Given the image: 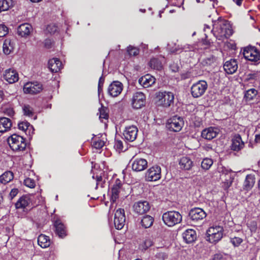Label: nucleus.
<instances>
[{"mask_svg": "<svg viewBox=\"0 0 260 260\" xmlns=\"http://www.w3.org/2000/svg\"><path fill=\"white\" fill-rule=\"evenodd\" d=\"M127 51L129 55L136 56L139 53V50L138 48L131 45L127 47Z\"/></svg>", "mask_w": 260, "mask_h": 260, "instance_id": "obj_46", "label": "nucleus"}, {"mask_svg": "<svg viewBox=\"0 0 260 260\" xmlns=\"http://www.w3.org/2000/svg\"><path fill=\"white\" fill-rule=\"evenodd\" d=\"M213 260H226V258L225 255L219 253L214 255Z\"/></svg>", "mask_w": 260, "mask_h": 260, "instance_id": "obj_55", "label": "nucleus"}, {"mask_svg": "<svg viewBox=\"0 0 260 260\" xmlns=\"http://www.w3.org/2000/svg\"><path fill=\"white\" fill-rule=\"evenodd\" d=\"M114 147L118 151H122L123 149L122 142L120 140L116 141L114 144Z\"/></svg>", "mask_w": 260, "mask_h": 260, "instance_id": "obj_53", "label": "nucleus"}, {"mask_svg": "<svg viewBox=\"0 0 260 260\" xmlns=\"http://www.w3.org/2000/svg\"><path fill=\"white\" fill-rule=\"evenodd\" d=\"M223 228L219 225L210 226L206 231L207 241L211 243H216L221 240L223 236Z\"/></svg>", "mask_w": 260, "mask_h": 260, "instance_id": "obj_2", "label": "nucleus"}, {"mask_svg": "<svg viewBox=\"0 0 260 260\" xmlns=\"http://www.w3.org/2000/svg\"><path fill=\"white\" fill-rule=\"evenodd\" d=\"M223 68L227 74H232L234 73L238 69V64L236 59H231L226 61L224 65Z\"/></svg>", "mask_w": 260, "mask_h": 260, "instance_id": "obj_23", "label": "nucleus"}, {"mask_svg": "<svg viewBox=\"0 0 260 260\" xmlns=\"http://www.w3.org/2000/svg\"><path fill=\"white\" fill-rule=\"evenodd\" d=\"M152 245V241L150 238H147L143 241L139 246V249L142 251L147 249Z\"/></svg>", "mask_w": 260, "mask_h": 260, "instance_id": "obj_41", "label": "nucleus"}, {"mask_svg": "<svg viewBox=\"0 0 260 260\" xmlns=\"http://www.w3.org/2000/svg\"><path fill=\"white\" fill-rule=\"evenodd\" d=\"M162 220L168 226H173L181 221L182 215L177 211H168L163 214Z\"/></svg>", "mask_w": 260, "mask_h": 260, "instance_id": "obj_5", "label": "nucleus"}, {"mask_svg": "<svg viewBox=\"0 0 260 260\" xmlns=\"http://www.w3.org/2000/svg\"><path fill=\"white\" fill-rule=\"evenodd\" d=\"M154 222L153 218L150 215H145L141 219V225L145 228H149L152 226Z\"/></svg>", "mask_w": 260, "mask_h": 260, "instance_id": "obj_38", "label": "nucleus"}, {"mask_svg": "<svg viewBox=\"0 0 260 260\" xmlns=\"http://www.w3.org/2000/svg\"><path fill=\"white\" fill-rule=\"evenodd\" d=\"M208 88V84L205 80H200L193 83L191 87V94L194 98L202 96Z\"/></svg>", "mask_w": 260, "mask_h": 260, "instance_id": "obj_6", "label": "nucleus"}, {"mask_svg": "<svg viewBox=\"0 0 260 260\" xmlns=\"http://www.w3.org/2000/svg\"><path fill=\"white\" fill-rule=\"evenodd\" d=\"M147 166V161L143 158H136L132 164L134 171L139 172L144 170Z\"/></svg>", "mask_w": 260, "mask_h": 260, "instance_id": "obj_24", "label": "nucleus"}, {"mask_svg": "<svg viewBox=\"0 0 260 260\" xmlns=\"http://www.w3.org/2000/svg\"><path fill=\"white\" fill-rule=\"evenodd\" d=\"M12 6V0H0V12L7 11Z\"/></svg>", "mask_w": 260, "mask_h": 260, "instance_id": "obj_40", "label": "nucleus"}, {"mask_svg": "<svg viewBox=\"0 0 260 260\" xmlns=\"http://www.w3.org/2000/svg\"><path fill=\"white\" fill-rule=\"evenodd\" d=\"M18 193V190L16 188H13L11 190L9 196L11 198V200H12L14 197H15Z\"/></svg>", "mask_w": 260, "mask_h": 260, "instance_id": "obj_57", "label": "nucleus"}, {"mask_svg": "<svg viewBox=\"0 0 260 260\" xmlns=\"http://www.w3.org/2000/svg\"><path fill=\"white\" fill-rule=\"evenodd\" d=\"M137 133V127L136 126L131 125L125 127L123 135L125 140L133 142L136 139Z\"/></svg>", "mask_w": 260, "mask_h": 260, "instance_id": "obj_16", "label": "nucleus"}, {"mask_svg": "<svg viewBox=\"0 0 260 260\" xmlns=\"http://www.w3.org/2000/svg\"><path fill=\"white\" fill-rule=\"evenodd\" d=\"M98 114L99 115V119L101 121L106 123V121L108 120L109 117L108 109L106 107L102 106L99 109Z\"/></svg>", "mask_w": 260, "mask_h": 260, "instance_id": "obj_37", "label": "nucleus"}, {"mask_svg": "<svg viewBox=\"0 0 260 260\" xmlns=\"http://www.w3.org/2000/svg\"><path fill=\"white\" fill-rule=\"evenodd\" d=\"M19 129L26 132L29 136H31L34 133L35 129L32 125L27 121H22L18 123Z\"/></svg>", "mask_w": 260, "mask_h": 260, "instance_id": "obj_33", "label": "nucleus"}, {"mask_svg": "<svg viewBox=\"0 0 260 260\" xmlns=\"http://www.w3.org/2000/svg\"><path fill=\"white\" fill-rule=\"evenodd\" d=\"M4 113L9 116H12L14 114L13 109L9 107L4 110Z\"/></svg>", "mask_w": 260, "mask_h": 260, "instance_id": "obj_54", "label": "nucleus"}, {"mask_svg": "<svg viewBox=\"0 0 260 260\" xmlns=\"http://www.w3.org/2000/svg\"><path fill=\"white\" fill-rule=\"evenodd\" d=\"M97 160L96 161H91L87 162V165L91 166V173L92 174V179H102L105 178V171L104 169L106 166V162L105 161H100Z\"/></svg>", "mask_w": 260, "mask_h": 260, "instance_id": "obj_3", "label": "nucleus"}, {"mask_svg": "<svg viewBox=\"0 0 260 260\" xmlns=\"http://www.w3.org/2000/svg\"><path fill=\"white\" fill-rule=\"evenodd\" d=\"M42 90V85L37 82H28L23 86V91L25 93L37 94Z\"/></svg>", "mask_w": 260, "mask_h": 260, "instance_id": "obj_13", "label": "nucleus"}, {"mask_svg": "<svg viewBox=\"0 0 260 260\" xmlns=\"http://www.w3.org/2000/svg\"><path fill=\"white\" fill-rule=\"evenodd\" d=\"M216 60L215 57L210 56L204 59L202 62L204 66H210Z\"/></svg>", "mask_w": 260, "mask_h": 260, "instance_id": "obj_45", "label": "nucleus"}, {"mask_svg": "<svg viewBox=\"0 0 260 260\" xmlns=\"http://www.w3.org/2000/svg\"><path fill=\"white\" fill-rule=\"evenodd\" d=\"M106 182L105 180H96V187L98 186H101V187H104V184H105Z\"/></svg>", "mask_w": 260, "mask_h": 260, "instance_id": "obj_59", "label": "nucleus"}, {"mask_svg": "<svg viewBox=\"0 0 260 260\" xmlns=\"http://www.w3.org/2000/svg\"><path fill=\"white\" fill-rule=\"evenodd\" d=\"M243 55L245 59L253 62L260 60V52L253 46H248L243 50Z\"/></svg>", "mask_w": 260, "mask_h": 260, "instance_id": "obj_8", "label": "nucleus"}, {"mask_svg": "<svg viewBox=\"0 0 260 260\" xmlns=\"http://www.w3.org/2000/svg\"><path fill=\"white\" fill-rule=\"evenodd\" d=\"M220 132V129L216 127H209L203 130L201 136L203 138L211 140L215 138Z\"/></svg>", "mask_w": 260, "mask_h": 260, "instance_id": "obj_17", "label": "nucleus"}, {"mask_svg": "<svg viewBox=\"0 0 260 260\" xmlns=\"http://www.w3.org/2000/svg\"><path fill=\"white\" fill-rule=\"evenodd\" d=\"M179 165L181 169L189 170L193 166V161L188 156H182L179 160Z\"/></svg>", "mask_w": 260, "mask_h": 260, "instance_id": "obj_26", "label": "nucleus"}, {"mask_svg": "<svg viewBox=\"0 0 260 260\" xmlns=\"http://www.w3.org/2000/svg\"><path fill=\"white\" fill-rule=\"evenodd\" d=\"M145 95L141 92L135 93L132 101V107L135 109H140L145 105Z\"/></svg>", "mask_w": 260, "mask_h": 260, "instance_id": "obj_11", "label": "nucleus"}, {"mask_svg": "<svg viewBox=\"0 0 260 260\" xmlns=\"http://www.w3.org/2000/svg\"><path fill=\"white\" fill-rule=\"evenodd\" d=\"M243 0H233V2L238 6H241Z\"/></svg>", "mask_w": 260, "mask_h": 260, "instance_id": "obj_63", "label": "nucleus"}, {"mask_svg": "<svg viewBox=\"0 0 260 260\" xmlns=\"http://www.w3.org/2000/svg\"><path fill=\"white\" fill-rule=\"evenodd\" d=\"M150 209L149 203L147 201H138L133 205L134 211L138 214H143L147 212Z\"/></svg>", "mask_w": 260, "mask_h": 260, "instance_id": "obj_14", "label": "nucleus"}, {"mask_svg": "<svg viewBox=\"0 0 260 260\" xmlns=\"http://www.w3.org/2000/svg\"><path fill=\"white\" fill-rule=\"evenodd\" d=\"M123 89L122 84L119 81H114L108 88V93L112 97H116L119 95Z\"/></svg>", "mask_w": 260, "mask_h": 260, "instance_id": "obj_15", "label": "nucleus"}, {"mask_svg": "<svg viewBox=\"0 0 260 260\" xmlns=\"http://www.w3.org/2000/svg\"><path fill=\"white\" fill-rule=\"evenodd\" d=\"M245 146V143L242 140L240 135L238 134L235 135L232 139V144L231 145V149L239 151L242 149Z\"/></svg>", "mask_w": 260, "mask_h": 260, "instance_id": "obj_20", "label": "nucleus"}, {"mask_svg": "<svg viewBox=\"0 0 260 260\" xmlns=\"http://www.w3.org/2000/svg\"><path fill=\"white\" fill-rule=\"evenodd\" d=\"M151 69L156 70H160L162 69V61L157 58H152L149 63Z\"/></svg>", "mask_w": 260, "mask_h": 260, "instance_id": "obj_39", "label": "nucleus"}, {"mask_svg": "<svg viewBox=\"0 0 260 260\" xmlns=\"http://www.w3.org/2000/svg\"><path fill=\"white\" fill-rule=\"evenodd\" d=\"M57 30V27L54 24H50L46 28V31L50 34H54Z\"/></svg>", "mask_w": 260, "mask_h": 260, "instance_id": "obj_49", "label": "nucleus"}, {"mask_svg": "<svg viewBox=\"0 0 260 260\" xmlns=\"http://www.w3.org/2000/svg\"><path fill=\"white\" fill-rule=\"evenodd\" d=\"M214 36L219 40L228 38L233 34V30L230 22L221 17L213 21Z\"/></svg>", "mask_w": 260, "mask_h": 260, "instance_id": "obj_1", "label": "nucleus"}, {"mask_svg": "<svg viewBox=\"0 0 260 260\" xmlns=\"http://www.w3.org/2000/svg\"><path fill=\"white\" fill-rule=\"evenodd\" d=\"M4 79L10 84H12L18 81L19 76L17 71L14 69L6 70L3 75Z\"/></svg>", "mask_w": 260, "mask_h": 260, "instance_id": "obj_19", "label": "nucleus"}, {"mask_svg": "<svg viewBox=\"0 0 260 260\" xmlns=\"http://www.w3.org/2000/svg\"><path fill=\"white\" fill-rule=\"evenodd\" d=\"M14 175L11 171H6L1 176L0 179H13Z\"/></svg>", "mask_w": 260, "mask_h": 260, "instance_id": "obj_52", "label": "nucleus"}, {"mask_svg": "<svg viewBox=\"0 0 260 260\" xmlns=\"http://www.w3.org/2000/svg\"><path fill=\"white\" fill-rule=\"evenodd\" d=\"M203 30L205 32V39L203 41V44L208 46L210 44V40H208V38L209 36L213 34L214 35V29L213 27L211 28L210 26L207 24H205Z\"/></svg>", "mask_w": 260, "mask_h": 260, "instance_id": "obj_35", "label": "nucleus"}, {"mask_svg": "<svg viewBox=\"0 0 260 260\" xmlns=\"http://www.w3.org/2000/svg\"><path fill=\"white\" fill-rule=\"evenodd\" d=\"M38 244L42 248H47L49 246L50 244L49 238L43 234L38 237Z\"/></svg>", "mask_w": 260, "mask_h": 260, "instance_id": "obj_36", "label": "nucleus"}, {"mask_svg": "<svg viewBox=\"0 0 260 260\" xmlns=\"http://www.w3.org/2000/svg\"><path fill=\"white\" fill-rule=\"evenodd\" d=\"M11 148L15 151H23L26 146L25 139L21 136L13 134L8 139Z\"/></svg>", "mask_w": 260, "mask_h": 260, "instance_id": "obj_4", "label": "nucleus"}, {"mask_svg": "<svg viewBox=\"0 0 260 260\" xmlns=\"http://www.w3.org/2000/svg\"><path fill=\"white\" fill-rule=\"evenodd\" d=\"M255 174L254 173H252V174H247L246 176V178L245 179H255Z\"/></svg>", "mask_w": 260, "mask_h": 260, "instance_id": "obj_62", "label": "nucleus"}, {"mask_svg": "<svg viewBox=\"0 0 260 260\" xmlns=\"http://www.w3.org/2000/svg\"><path fill=\"white\" fill-rule=\"evenodd\" d=\"M31 202L30 198L28 196H23L15 204L17 209H24L28 206Z\"/></svg>", "mask_w": 260, "mask_h": 260, "instance_id": "obj_31", "label": "nucleus"}, {"mask_svg": "<svg viewBox=\"0 0 260 260\" xmlns=\"http://www.w3.org/2000/svg\"><path fill=\"white\" fill-rule=\"evenodd\" d=\"M257 91L254 88L248 90L245 93V97L248 100H252L257 94Z\"/></svg>", "mask_w": 260, "mask_h": 260, "instance_id": "obj_44", "label": "nucleus"}, {"mask_svg": "<svg viewBox=\"0 0 260 260\" xmlns=\"http://www.w3.org/2000/svg\"><path fill=\"white\" fill-rule=\"evenodd\" d=\"M48 68L52 72L56 73L61 69L62 63L58 58H54L49 60Z\"/></svg>", "mask_w": 260, "mask_h": 260, "instance_id": "obj_30", "label": "nucleus"}, {"mask_svg": "<svg viewBox=\"0 0 260 260\" xmlns=\"http://www.w3.org/2000/svg\"><path fill=\"white\" fill-rule=\"evenodd\" d=\"M106 141V135L100 134L92 138V146L96 149H100L105 145Z\"/></svg>", "mask_w": 260, "mask_h": 260, "instance_id": "obj_18", "label": "nucleus"}, {"mask_svg": "<svg viewBox=\"0 0 260 260\" xmlns=\"http://www.w3.org/2000/svg\"><path fill=\"white\" fill-rule=\"evenodd\" d=\"M12 126L11 120L6 117L0 118V132L4 133L10 130Z\"/></svg>", "mask_w": 260, "mask_h": 260, "instance_id": "obj_32", "label": "nucleus"}, {"mask_svg": "<svg viewBox=\"0 0 260 260\" xmlns=\"http://www.w3.org/2000/svg\"><path fill=\"white\" fill-rule=\"evenodd\" d=\"M156 98L159 105L168 107L173 103L174 95L170 91H159L157 93Z\"/></svg>", "mask_w": 260, "mask_h": 260, "instance_id": "obj_7", "label": "nucleus"}, {"mask_svg": "<svg viewBox=\"0 0 260 260\" xmlns=\"http://www.w3.org/2000/svg\"><path fill=\"white\" fill-rule=\"evenodd\" d=\"M52 42L49 39H46L44 41V45L46 48H50L51 47Z\"/></svg>", "mask_w": 260, "mask_h": 260, "instance_id": "obj_60", "label": "nucleus"}, {"mask_svg": "<svg viewBox=\"0 0 260 260\" xmlns=\"http://www.w3.org/2000/svg\"><path fill=\"white\" fill-rule=\"evenodd\" d=\"M23 112L25 116L32 117L34 115V109L28 105H24L23 107Z\"/></svg>", "mask_w": 260, "mask_h": 260, "instance_id": "obj_42", "label": "nucleus"}, {"mask_svg": "<svg viewBox=\"0 0 260 260\" xmlns=\"http://www.w3.org/2000/svg\"><path fill=\"white\" fill-rule=\"evenodd\" d=\"M55 233L61 238H64L67 235L66 228L60 221H56L54 223Z\"/></svg>", "mask_w": 260, "mask_h": 260, "instance_id": "obj_29", "label": "nucleus"}, {"mask_svg": "<svg viewBox=\"0 0 260 260\" xmlns=\"http://www.w3.org/2000/svg\"><path fill=\"white\" fill-rule=\"evenodd\" d=\"M3 48L5 54H10L14 50V43L10 39H6L4 42Z\"/></svg>", "mask_w": 260, "mask_h": 260, "instance_id": "obj_34", "label": "nucleus"}, {"mask_svg": "<svg viewBox=\"0 0 260 260\" xmlns=\"http://www.w3.org/2000/svg\"><path fill=\"white\" fill-rule=\"evenodd\" d=\"M125 216L124 210L123 209L119 208L115 212L114 224L117 230H121L125 224Z\"/></svg>", "mask_w": 260, "mask_h": 260, "instance_id": "obj_10", "label": "nucleus"}, {"mask_svg": "<svg viewBox=\"0 0 260 260\" xmlns=\"http://www.w3.org/2000/svg\"><path fill=\"white\" fill-rule=\"evenodd\" d=\"M224 173L225 175H228L229 174H230V176H229L230 178H234L235 176L233 175L232 174H235V172H233L231 170H228L224 169Z\"/></svg>", "mask_w": 260, "mask_h": 260, "instance_id": "obj_61", "label": "nucleus"}, {"mask_svg": "<svg viewBox=\"0 0 260 260\" xmlns=\"http://www.w3.org/2000/svg\"><path fill=\"white\" fill-rule=\"evenodd\" d=\"M32 29L31 25L28 23H23L19 26L17 28V32L19 36L26 37L30 34Z\"/></svg>", "mask_w": 260, "mask_h": 260, "instance_id": "obj_28", "label": "nucleus"}, {"mask_svg": "<svg viewBox=\"0 0 260 260\" xmlns=\"http://www.w3.org/2000/svg\"><path fill=\"white\" fill-rule=\"evenodd\" d=\"M254 184V180H245L243 186L246 190H249L253 187Z\"/></svg>", "mask_w": 260, "mask_h": 260, "instance_id": "obj_48", "label": "nucleus"}, {"mask_svg": "<svg viewBox=\"0 0 260 260\" xmlns=\"http://www.w3.org/2000/svg\"><path fill=\"white\" fill-rule=\"evenodd\" d=\"M249 79H255L256 78V74L255 73L250 74L248 75Z\"/></svg>", "mask_w": 260, "mask_h": 260, "instance_id": "obj_64", "label": "nucleus"}, {"mask_svg": "<svg viewBox=\"0 0 260 260\" xmlns=\"http://www.w3.org/2000/svg\"><path fill=\"white\" fill-rule=\"evenodd\" d=\"M230 241L234 246L237 247L243 242V239L240 237H234L230 238Z\"/></svg>", "mask_w": 260, "mask_h": 260, "instance_id": "obj_47", "label": "nucleus"}, {"mask_svg": "<svg viewBox=\"0 0 260 260\" xmlns=\"http://www.w3.org/2000/svg\"><path fill=\"white\" fill-rule=\"evenodd\" d=\"M122 183L120 180H116L115 183L112 188V194L111 201L112 203H114L118 198L119 193L121 189Z\"/></svg>", "mask_w": 260, "mask_h": 260, "instance_id": "obj_27", "label": "nucleus"}, {"mask_svg": "<svg viewBox=\"0 0 260 260\" xmlns=\"http://www.w3.org/2000/svg\"><path fill=\"white\" fill-rule=\"evenodd\" d=\"M8 32V27L4 24H0V37L5 36Z\"/></svg>", "mask_w": 260, "mask_h": 260, "instance_id": "obj_51", "label": "nucleus"}, {"mask_svg": "<svg viewBox=\"0 0 260 260\" xmlns=\"http://www.w3.org/2000/svg\"><path fill=\"white\" fill-rule=\"evenodd\" d=\"M212 164V159L208 158H206L202 160L201 167L204 170H208L211 167Z\"/></svg>", "mask_w": 260, "mask_h": 260, "instance_id": "obj_43", "label": "nucleus"}, {"mask_svg": "<svg viewBox=\"0 0 260 260\" xmlns=\"http://www.w3.org/2000/svg\"><path fill=\"white\" fill-rule=\"evenodd\" d=\"M104 82V78L103 77H101L99 79V85H98V91H99V93L101 92V91L102 90V87L103 86Z\"/></svg>", "mask_w": 260, "mask_h": 260, "instance_id": "obj_56", "label": "nucleus"}, {"mask_svg": "<svg viewBox=\"0 0 260 260\" xmlns=\"http://www.w3.org/2000/svg\"><path fill=\"white\" fill-rule=\"evenodd\" d=\"M146 176L149 179H160L161 168L158 166H154L147 171Z\"/></svg>", "mask_w": 260, "mask_h": 260, "instance_id": "obj_21", "label": "nucleus"}, {"mask_svg": "<svg viewBox=\"0 0 260 260\" xmlns=\"http://www.w3.org/2000/svg\"><path fill=\"white\" fill-rule=\"evenodd\" d=\"M182 237L186 243H192L197 238L196 232L193 229H187L182 233Z\"/></svg>", "mask_w": 260, "mask_h": 260, "instance_id": "obj_25", "label": "nucleus"}, {"mask_svg": "<svg viewBox=\"0 0 260 260\" xmlns=\"http://www.w3.org/2000/svg\"><path fill=\"white\" fill-rule=\"evenodd\" d=\"M24 184L30 188H34L36 185V182L35 180H24Z\"/></svg>", "mask_w": 260, "mask_h": 260, "instance_id": "obj_50", "label": "nucleus"}, {"mask_svg": "<svg viewBox=\"0 0 260 260\" xmlns=\"http://www.w3.org/2000/svg\"><path fill=\"white\" fill-rule=\"evenodd\" d=\"M138 82L144 88H147L154 84L155 79L153 76L147 74L141 77L139 79Z\"/></svg>", "mask_w": 260, "mask_h": 260, "instance_id": "obj_22", "label": "nucleus"}, {"mask_svg": "<svg viewBox=\"0 0 260 260\" xmlns=\"http://www.w3.org/2000/svg\"><path fill=\"white\" fill-rule=\"evenodd\" d=\"M206 212L200 208H194L191 209L189 213L190 219L194 222H198L206 217Z\"/></svg>", "mask_w": 260, "mask_h": 260, "instance_id": "obj_12", "label": "nucleus"}, {"mask_svg": "<svg viewBox=\"0 0 260 260\" xmlns=\"http://www.w3.org/2000/svg\"><path fill=\"white\" fill-rule=\"evenodd\" d=\"M184 125V121L182 117L174 116L170 118L167 123V127L173 132H178L181 131Z\"/></svg>", "mask_w": 260, "mask_h": 260, "instance_id": "obj_9", "label": "nucleus"}, {"mask_svg": "<svg viewBox=\"0 0 260 260\" xmlns=\"http://www.w3.org/2000/svg\"><path fill=\"white\" fill-rule=\"evenodd\" d=\"M172 5L180 7L182 4L183 0H169Z\"/></svg>", "mask_w": 260, "mask_h": 260, "instance_id": "obj_58", "label": "nucleus"}]
</instances>
